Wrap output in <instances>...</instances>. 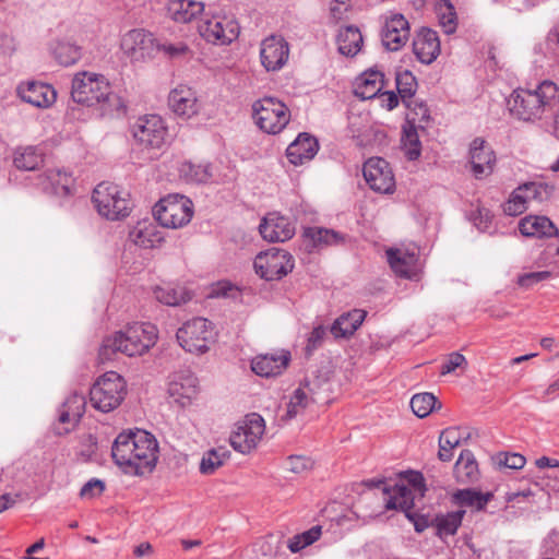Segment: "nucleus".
Returning a JSON list of instances; mask_svg holds the SVG:
<instances>
[{"instance_id": "nucleus-17", "label": "nucleus", "mask_w": 559, "mask_h": 559, "mask_svg": "<svg viewBox=\"0 0 559 559\" xmlns=\"http://www.w3.org/2000/svg\"><path fill=\"white\" fill-rule=\"evenodd\" d=\"M168 394L179 406L190 405L198 394V378L189 370L176 373L168 384Z\"/></svg>"}, {"instance_id": "nucleus-26", "label": "nucleus", "mask_w": 559, "mask_h": 559, "mask_svg": "<svg viewBox=\"0 0 559 559\" xmlns=\"http://www.w3.org/2000/svg\"><path fill=\"white\" fill-rule=\"evenodd\" d=\"M168 105L177 116L183 118L194 116L199 109L195 93L186 85H180L169 93Z\"/></svg>"}, {"instance_id": "nucleus-12", "label": "nucleus", "mask_w": 559, "mask_h": 559, "mask_svg": "<svg viewBox=\"0 0 559 559\" xmlns=\"http://www.w3.org/2000/svg\"><path fill=\"white\" fill-rule=\"evenodd\" d=\"M264 420L255 413L246 416L242 423L230 435V445L238 452L246 454L254 449L264 433Z\"/></svg>"}, {"instance_id": "nucleus-9", "label": "nucleus", "mask_w": 559, "mask_h": 559, "mask_svg": "<svg viewBox=\"0 0 559 559\" xmlns=\"http://www.w3.org/2000/svg\"><path fill=\"white\" fill-rule=\"evenodd\" d=\"M179 345L188 353L204 354L214 340L212 322L204 318H194L183 323L176 333Z\"/></svg>"}, {"instance_id": "nucleus-47", "label": "nucleus", "mask_w": 559, "mask_h": 559, "mask_svg": "<svg viewBox=\"0 0 559 559\" xmlns=\"http://www.w3.org/2000/svg\"><path fill=\"white\" fill-rule=\"evenodd\" d=\"M228 456V451L221 449H212L204 453L201 463L200 472L205 475L213 474L218 467L224 464L225 459Z\"/></svg>"}, {"instance_id": "nucleus-21", "label": "nucleus", "mask_w": 559, "mask_h": 559, "mask_svg": "<svg viewBox=\"0 0 559 559\" xmlns=\"http://www.w3.org/2000/svg\"><path fill=\"white\" fill-rule=\"evenodd\" d=\"M472 169L476 178L488 176L493 170L496 156L481 138H476L469 148Z\"/></svg>"}, {"instance_id": "nucleus-51", "label": "nucleus", "mask_w": 559, "mask_h": 559, "mask_svg": "<svg viewBox=\"0 0 559 559\" xmlns=\"http://www.w3.org/2000/svg\"><path fill=\"white\" fill-rule=\"evenodd\" d=\"M312 403L311 396H307L304 388H297L287 405L286 418L290 419L302 413Z\"/></svg>"}, {"instance_id": "nucleus-40", "label": "nucleus", "mask_w": 559, "mask_h": 559, "mask_svg": "<svg viewBox=\"0 0 559 559\" xmlns=\"http://www.w3.org/2000/svg\"><path fill=\"white\" fill-rule=\"evenodd\" d=\"M52 55L59 64L69 67L82 57V48L73 43L58 41L52 48Z\"/></svg>"}, {"instance_id": "nucleus-63", "label": "nucleus", "mask_w": 559, "mask_h": 559, "mask_svg": "<svg viewBox=\"0 0 559 559\" xmlns=\"http://www.w3.org/2000/svg\"><path fill=\"white\" fill-rule=\"evenodd\" d=\"M325 334L326 330L324 326H316L308 337L307 350L310 352L317 349L322 344Z\"/></svg>"}, {"instance_id": "nucleus-35", "label": "nucleus", "mask_w": 559, "mask_h": 559, "mask_svg": "<svg viewBox=\"0 0 559 559\" xmlns=\"http://www.w3.org/2000/svg\"><path fill=\"white\" fill-rule=\"evenodd\" d=\"M382 86L383 74L380 71L370 70L359 78L355 94L361 99H371L379 94Z\"/></svg>"}, {"instance_id": "nucleus-43", "label": "nucleus", "mask_w": 559, "mask_h": 559, "mask_svg": "<svg viewBox=\"0 0 559 559\" xmlns=\"http://www.w3.org/2000/svg\"><path fill=\"white\" fill-rule=\"evenodd\" d=\"M180 176L187 181L203 183L211 179L212 168L210 164H193L185 162L179 168Z\"/></svg>"}, {"instance_id": "nucleus-48", "label": "nucleus", "mask_w": 559, "mask_h": 559, "mask_svg": "<svg viewBox=\"0 0 559 559\" xmlns=\"http://www.w3.org/2000/svg\"><path fill=\"white\" fill-rule=\"evenodd\" d=\"M437 404V399L432 393L415 394L411 400V407L414 414L420 418L428 416Z\"/></svg>"}, {"instance_id": "nucleus-52", "label": "nucleus", "mask_w": 559, "mask_h": 559, "mask_svg": "<svg viewBox=\"0 0 559 559\" xmlns=\"http://www.w3.org/2000/svg\"><path fill=\"white\" fill-rule=\"evenodd\" d=\"M522 188L528 203L532 201L542 203L550 195V187L544 182H526Z\"/></svg>"}, {"instance_id": "nucleus-49", "label": "nucleus", "mask_w": 559, "mask_h": 559, "mask_svg": "<svg viewBox=\"0 0 559 559\" xmlns=\"http://www.w3.org/2000/svg\"><path fill=\"white\" fill-rule=\"evenodd\" d=\"M322 534V527L320 525L312 526L310 530L294 536L288 545L292 552H298L305 547L317 542Z\"/></svg>"}, {"instance_id": "nucleus-58", "label": "nucleus", "mask_w": 559, "mask_h": 559, "mask_svg": "<svg viewBox=\"0 0 559 559\" xmlns=\"http://www.w3.org/2000/svg\"><path fill=\"white\" fill-rule=\"evenodd\" d=\"M286 467L295 474H301L312 467V461L302 455H290L286 460Z\"/></svg>"}, {"instance_id": "nucleus-31", "label": "nucleus", "mask_w": 559, "mask_h": 559, "mask_svg": "<svg viewBox=\"0 0 559 559\" xmlns=\"http://www.w3.org/2000/svg\"><path fill=\"white\" fill-rule=\"evenodd\" d=\"M493 499L492 492H481L475 488L457 489L452 495V502L461 508L483 511Z\"/></svg>"}, {"instance_id": "nucleus-38", "label": "nucleus", "mask_w": 559, "mask_h": 559, "mask_svg": "<svg viewBox=\"0 0 559 559\" xmlns=\"http://www.w3.org/2000/svg\"><path fill=\"white\" fill-rule=\"evenodd\" d=\"M463 440V431L460 427L445 428L439 437L438 457L442 462L451 461L453 449L459 447Z\"/></svg>"}, {"instance_id": "nucleus-45", "label": "nucleus", "mask_w": 559, "mask_h": 559, "mask_svg": "<svg viewBox=\"0 0 559 559\" xmlns=\"http://www.w3.org/2000/svg\"><path fill=\"white\" fill-rule=\"evenodd\" d=\"M418 129L419 128L407 124L403 126L402 144L408 160H416L421 153V145L417 132Z\"/></svg>"}, {"instance_id": "nucleus-34", "label": "nucleus", "mask_w": 559, "mask_h": 559, "mask_svg": "<svg viewBox=\"0 0 559 559\" xmlns=\"http://www.w3.org/2000/svg\"><path fill=\"white\" fill-rule=\"evenodd\" d=\"M336 41L340 53L354 57L360 51L364 39L358 27L348 25L338 31Z\"/></svg>"}, {"instance_id": "nucleus-10", "label": "nucleus", "mask_w": 559, "mask_h": 559, "mask_svg": "<svg viewBox=\"0 0 559 559\" xmlns=\"http://www.w3.org/2000/svg\"><path fill=\"white\" fill-rule=\"evenodd\" d=\"M255 273L265 281H277L294 269L293 255L283 249L271 248L260 252L253 262Z\"/></svg>"}, {"instance_id": "nucleus-27", "label": "nucleus", "mask_w": 559, "mask_h": 559, "mask_svg": "<svg viewBox=\"0 0 559 559\" xmlns=\"http://www.w3.org/2000/svg\"><path fill=\"white\" fill-rule=\"evenodd\" d=\"M384 493L388 495L385 500V508L388 510L404 511L406 516L413 520L411 510L414 507V493L409 486L403 483L395 484L392 489L384 488Z\"/></svg>"}, {"instance_id": "nucleus-42", "label": "nucleus", "mask_w": 559, "mask_h": 559, "mask_svg": "<svg viewBox=\"0 0 559 559\" xmlns=\"http://www.w3.org/2000/svg\"><path fill=\"white\" fill-rule=\"evenodd\" d=\"M465 510H457L437 516L435 520L437 534L441 538L454 535L461 526Z\"/></svg>"}, {"instance_id": "nucleus-20", "label": "nucleus", "mask_w": 559, "mask_h": 559, "mask_svg": "<svg viewBox=\"0 0 559 559\" xmlns=\"http://www.w3.org/2000/svg\"><path fill=\"white\" fill-rule=\"evenodd\" d=\"M21 99L37 108H48L55 102L57 93L55 88L41 82H27L17 88Z\"/></svg>"}, {"instance_id": "nucleus-22", "label": "nucleus", "mask_w": 559, "mask_h": 559, "mask_svg": "<svg viewBox=\"0 0 559 559\" xmlns=\"http://www.w3.org/2000/svg\"><path fill=\"white\" fill-rule=\"evenodd\" d=\"M413 51L423 63L429 64L435 61L440 53V40L437 32L423 27L413 40Z\"/></svg>"}, {"instance_id": "nucleus-2", "label": "nucleus", "mask_w": 559, "mask_h": 559, "mask_svg": "<svg viewBox=\"0 0 559 559\" xmlns=\"http://www.w3.org/2000/svg\"><path fill=\"white\" fill-rule=\"evenodd\" d=\"M72 99L87 107H97L103 116H120L126 112L123 99L111 91L103 74L83 71L73 76Z\"/></svg>"}, {"instance_id": "nucleus-39", "label": "nucleus", "mask_w": 559, "mask_h": 559, "mask_svg": "<svg viewBox=\"0 0 559 559\" xmlns=\"http://www.w3.org/2000/svg\"><path fill=\"white\" fill-rule=\"evenodd\" d=\"M436 11L439 24L448 35L453 34L457 27V15L450 0H437Z\"/></svg>"}, {"instance_id": "nucleus-50", "label": "nucleus", "mask_w": 559, "mask_h": 559, "mask_svg": "<svg viewBox=\"0 0 559 559\" xmlns=\"http://www.w3.org/2000/svg\"><path fill=\"white\" fill-rule=\"evenodd\" d=\"M528 202L523 193L522 186L518 187L503 205V212L510 216H516L527 210Z\"/></svg>"}, {"instance_id": "nucleus-25", "label": "nucleus", "mask_w": 559, "mask_h": 559, "mask_svg": "<svg viewBox=\"0 0 559 559\" xmlns=\"http://www.w3.org/2000/svg\"><path fill=\"white\" fill-rule=\"evenodd\" d=\"M519 230L524 237L551 238L559 234L556 225L543 215H527L520 219Z\"/></svg>"}, {"instance_id": "nucleus-55", "label": "nucleus", "mask_w": 559, "mask_h": 559, "mask_svg": "<svg viewBox=\"0 0 559 559\" xmlns=\"http://www.w3.org/2000/svg\"><path fill=\"white\" fill-rule=\"evenodd\" d=\"M552 276L549 271H538V272H530L524 273L519 276L518 284L521 287L530 288L533 285L549 280Z\"/></svg>"}, {"instance_id": "nucleus-62", "label": "nucleus", "mask_w": 559, "mask_h": 559, "mask_svg": "<svg viewBox=\"0 0 559 559\" xmlns=\"http://www.w3.org/2000/svg\"><path fill=\"white\" fill-rule=\"evenodd\" d=\"M158 49L170 58L186 56L189 51V47L183 43L163 44L158 47Z\"/></svg>"}, {"instance_id": "nucleus-37", "label": "nucleus", "mask_w": 559, "mask_h": 559, "mask_svg": "<svg viewBox=\"0 0 559 559\" xmlns=\"http://www.w3.org/2000/svg\"><path fill=\"white\" fill-rule=\"evenodd\" d=\"M153 293L157 301L173 307L185 304L192 298L191 294L185 287L173 286L170 284L156 286Z\"/></svg>"}, {"instance_id": "nucleus-33", "label": "nucleus", "mask_w": 559, "mask_h": 559, "mask_svg": "<svg viewBox=\"0 0 559 559\" xmlns=\"http://www.w3.org/2000/svg\"><path fill=\"white\" fill-rule=\"evenodd\" d=\"M304 237L310 242L311 250L345 242V235L323 227H308L304 230Z\"/></svg>"}, {"instance_id": "nucleus-60", "label": "nucleus", "mask_w": 559, "mask_h": 559, "mask_svg": "<svg viewBox=\"0 0 559 559\" xmlns=\"http://www.w3.org/2000/svg\"><path fill=\"white\" fill-rule=\"evenodd\" d=\"M58 423L59 425H68L67 427H56V433L57 435H67L71 430H73L79 423H74V418L70 415L69 411L64 409L62 406L59 409V416H58Z\"/></svg>"}, {"instance_id": "nucleus-7", "label": "nucleus", "mask_w": 559, "mask_h": 559, "mask_svg": "<svg viewBox=\"0 0 559 559\" xmlns=\"http://www.w3.org/2000/svg\"><path fill=\"white\" fill-rule=\"evenodd\" d=\"M156 221L167 228H180L193 216V204L190 199L180 194L163 198L153 210Z\"/></svg>"}, {"instance_id": "nucleus-57", "label": "nucleus", "mask_w": 559, "mask_h": 559, "mask_svg": "<svg viewBox=\"0 0 559 559\" xmlns=\"http://www.w3.org/2000/svg\"><path fill=\"white\" fill-rule=\"evenodd\" d=\"M466 366H467L466 358L462 354L454 352V353L450 354L448 359L442 364L440 373L442 376H444V374L454 372L455 369H457V368L464 369V368H466Z\"/></svg>"}, {"instance_id": "nucleus-1", "label": "nucleus", "mask_w": 559, "mask_h": 559, "mask_svg": "<svg viewBox=\"0 0 559 559\" xmlns=\"http://www.w3.org/2000/svg\"><path fill=\"white\" fill-rule=\"evenodd\" d=\"M111 456L126 474L141 476L155 468L158 443L155 437L145 430L123 431L114 441Z\"/></svg>"}, {"instance_id": "nucleus-18", "label": "nucleus", "mask_w": 559, "mask_h": 559, "mask_svg": "<svg viewBox=\"0 0 559 559\" xmlns=\"http://www.w3.org/2000/svg\"><path fill=\"white\" fill-rule=\"evenodd\" d=\"M409 38V24L402 14H394L386 20L382 32L381 40L383 46L390 51L400 50Z\"/></svg>"}, {"instance_id": "nucleus-46", "label": "nucleus", "mask_w": 559, "mask_h": 559, "mask_svg": "<svg viewBox=\"0 0 559 559\" xmlns=\"http://www.w3.org/2000/svg\"><path fill=\"white\" fill-rule=\"evenodd\" d=\"M396 88L399 96L404 104L414 99V95L417 88V81L411 71L405 70L397 73Z\"/></svg>"}, {"instance_id": "nucleus-19", "label": "nucleus", "mask_w": 559, "mask_h": 559, "mask_svg": "<svg viewBox=\"0 0 559 559\" xmlns=\"http://www.w3.org/2000/svg\"><path fill=\"white\" fill-rule=\"evenodd\" d=\"M259 231L270 242H284L295 235V225L289 218L272 213L263 218Z\"/></svg>"}, {"instance_id": "nucleus-23", "label": "nucleus", "mask_w": 559, "mask_h": 559, "mask_svg": "<svg viewBox=\"0 0 559 559\" xmlns=\"http://www.w3.org/2000/svg\"><path fill=\"white\" fill-rule=\"evenodd\" d=\"M153 45L152 34L144 29H131L121 40V49L132 60L144 59Z\"/></svg>"}, {"instance_id": "nucleus-6", "label": "nucleus", "mask_w": 559, "mask_h": 559, "mask_svg": "<svg viewBox=\"0 0 559 559\" xmlns=\"http://www.w3.org/2000/svg\"><path fill=\"white\" fill-rule=\"evenodd\" d=\"M92 201L99 215L110 221L124 218L131 211L129 193L111 182H100L93 191Z\"/></svg>"}, {"instance_id": "nucleus-61", "label": "nucleus", "mask_w": 559, "mask_h": 559, "mask_svg": "<svg viewBox=\"0 0 559 559\" xmlns=\"http://www.w3.org/2000/svg\"><path fill=\"white\" fill-rule=\"evenodd\" d=\"M493 215L485 207H478L473 216L474 225L480 230L486 231L489 228Z\"/></svg>"}, {"instance_id": "nucleus-56", "label": "nucleus", "mask_w": 559, "mask_h": 559, "mask_svg": "<svg viewBox=\"0 0 559 559\" xmlns=\"http://www.w3.org/2000/svg\"><path fill=\"white\" fill-rule=\"evenodd\" d=\"M497 462L500 466L511 469H521L525 465V457L519 453H499Z\"/></svg>"}, {"instance_id": "nucleus-54", "label": "nucleus", "mask_w": 559, "mask_h": 559, "mask_svg": "<svg viewBox=\"0 0 559 559\" xmlns=\"http://www.w3.org/2000/svg\"><path fill=\"white\" fill-rule=\"evenodd\" d=\"M155 226L150 224L148 226H144L143 228H136L132 231L131 236L133 237V241L135 245L147 248L153 246L154 239L152 238L154 235Z\"/></svg>"}, {"instance_id": "nucleus-44", "label": "nucleus", "mask_w": 559, "mask_h": 559, "mask_svg": "<svg viewBox=\"0 0 559 559\" xmlns=\"http://www.w3.org/2000/svg\"><path fill=\"white\" fill-rule=\"evenodd\" d=\"M47 179L51 187V192L57 197H68L71 194L73 178L71 174L60 169L49 170Z\"/></svg>"}, {"instance_id": "nucleus-30", "label": "nucleus", "mask_w": 559, "mask_h": 559, "mask_svg": "<svg viewBox=\"0 0 559 559\" xmlns=\"http://www.w3.org/2000/svg\"><path fill=\"white\" fill-rule=\"evenodd\" d=\"M204 11V3L194 0H169L167 15L177 23H189Z\"/></svg>"}, {"instance_id": "nucleus-32", "label": "nucleus", "mask_w": 559, "mask_h": 559, "mask_svg": "<svg viewBox=\"0 0 559 559\" xmlns=\"http://www.w3.org/2000/svg\"><path fill=\"white\" fill-rule=\"evenodd\" d=\"M479 468L472 451L463 450L454 465V477L460 484H473L479 479Z\"/></svg>"}, {"instance_id": "nucleus-11", "label": "nucleus", "mask_w": 559, "mask_h": 559, "mask_svg": "<svg viewBox=\"0 0 559 559\" xmlns=\"http://www.w3.org/2000/svg\"><path fill=\"white\" fill-rule=\"evenodd\" d=\"M199 34L209 43L227 45L239 36L236 20L226 15H213L203 19L198 26Z\"/></svg>"}, {"instance_id": "nucleus-41", "label": "nucleus", "mask_w": 559, "mask_h": 559, "mask_svg": "<svg viewBox=\"0 0 559 559\" xmlns=\"http://www.w3.org/2000/svg\"><path fill=\"white\" fill-rule=\"evenodd\" d=\"M408 109L406 114V123L411 127L425 129V126L430 120V112L427 105L423 100L413 99L405 104Z\"/></svg>"}, {"instance_id": "nucleus-4", "label": "nucleus", "mask_w": 559, "mask_h": 559, "mask_svg": "<svg viewBox=\"0 0 559 559\" xmlns=\"http://www.w3.org/2000/svg\"><path fill=\"white\" fill-rule=\"evenodd\" d=\"M156 328L150 323H134L126 331L116 332L112 336L106 337L99 348V359L110 360L116 353L127 356H138L146 353L156 342Z\"/></svg>"}, {"instance_id": "nucleus-36", "label": "nucleus", "mask_w": 559, "mask_h": 559, "mask_svg": "<svg viewBox=\"0 0 559 559\" xmlns=\"http://www.w3.org/2000/svg\"><path fill=\"white\" fill-rule=\"evenodd\" d=\"M44 162L43 152L36 146H25L15 150L13 164L20 170L31 171L37 169Z\"/></svg>"}, {"instance_id": "nucleus-64", "label": "nucleus", "mask_w": 559, "mask_h": 559, "mask_svg": "<svg viewBox=\"0 0 559 559\" xmlns=\"http://www.w3.org/2000/svg\"><path fill=\"white\" fill-rule=\"evenodd\" d=\"M321 386V382L319 381H308L302 382L299 388H304V392L307 396H311L312 403H319L321 399L319 397L318 390Z\"/></svg>"}, {"instance_id": "nucleus-14", "label": "nucleus", "mask_w": 559, "mask_h": 559, "mask_svg": "<svg viewBox=\"0 0 559 559\" xmlns=\"http://www.w3.org/2000/svg\"><path fill=\"white\" fill-rule=\"evenodd\" d=\"M364 177L369 187L379 193H392L395 179L389 163L381 157L369 158L362 168Z\"/></svg>"}, {"instance_id": "nucleus-3", "label": "nucleus", "mask_w": 559, "mask_h": 559, "mask_svg": "<svg viewBox=\"0 0 559 559\" xmlns=\"http://www.w3.org/2000/svg\"><path fill=\"white\" fill-rule=\"evenodd\" d=\"M559 102V86L544 80L535 88L519 87L507 99L510 114L519 120L535 122L540 120L545 111Z\"/></svg>"}, {"instance_id": "nucleus-8", "label": "nucleus", "mask_w": 559, "mask_h": 559, "mask_svg": "<svg viewBox=\"0 0 559 559\" xmlns=\"http://www.w3.org/2000/svg\"><path fill=\"white\" fill-rule=\"evenodd\" d=\"M253 117L261 130L276 134L289 122L290 112L287 106L275 97H264L253 106Z\"/></svg>"}, {"instance_id": "nucleus-24", "label": "nucleus", "mask_w": 559, "mask_h": 559, "mask_svg": "<svg viewBox=\"0 0 559 559\" xmlns=\"http://www.w3.org/2000/svg\"><path fill=\"white\" fill-rule=\"evenodd\" d=\"M319 151L318 140L309 133H300L286 150L288 160L295 166L311 160Z\"/></svg>"}, {"instance_id": "nucleus-5", "label": "nucleus", "mask_w": 559, "mask_h": 559, "mask_svg": "<svg viewBox=\"0 0 559 559\" xmlns=\"http://www.w3.org/2000/svg\"><path fill=\"white\" fill-rule=\"evenodd\" d=\"M126 381L115 371H108L99 377L90 390L92 406L103 413L116 409L124 400Z\"/></svg>"}, {"instance_id": "nucleus-15", "label": "nucleus", "mask_w": 559, "mask_h": 559, "mask_svg": "<svg viewBox=\"0 0 559 559\" xmlns=\"http://www.w3.org/2000/svg\"><path fill=\"white\" fill-rule=\"evenodd\" d=\"M289 57V45L282 37L271 35L262 40L260 48L261 63L266 71L281 70Z\"/></svg>"}, {"instance_id": "nucleus-53", "label": "nucleus", "mask_w": 559, "mask_h": 559, "mask_svg": "<svg viewBox=\"0 0 559 559\" xmlns=\"http://www.w3.org/2000/svg\"><path fill=\"white\" fill-rule=\"evenodd\" d=\"M61 406L64 409L69 411L72 418H74V423H80L81 418L85 413V396L78 393H73L64 401V403Z\"/></svg>"}, {"instance_id": "nucleus-16", "label": "nucleus", "mask_w": 559, "mask_h": 559, "mask_svg": "<svg viewBox=\"0 0 559 559\" xmlns=\"http://www.w3.org/2000/svg\"><path fill=\"white\" fill-rule=\"evenodd\" d=\"M290 358V353L284 349L260 354L251 360V370L263 378L277 377L288 367Z\"/></svg>"}, {"instance_id": "nucleus-28", "label": "nucleus", "mask_w": 559, "mask_h": 559, "mask_svg": "<svg viewBox=\"0 0 559 559\" xmlns=\"http://www.w3.org/2000/svg\"><path fill=\"white\" fill-rule=\"evenodd\" d=\"M367 311L353 309L341 314L331 325L330 332L335 338L352 336L364 322Z\"/></svg>"}, {"instance_id": "nucleus-29", "label": "nucleus", "mask_w": 559, "mask_h": 559, "mask_svg": "<svg viewBox=\"0 0 559 559\" xmlns=\"http://www.w3.org/2000/svg\"><path fill=\"white\" fill-rule=\"evenodd\" d=\"M390 267L401 277L411 278L417 262V254L408 250L390 248L386 250Z\"/></svg>"}, {"instance_id": "nucleus-13", "label": "nucleus", "mask_w": 559, "mask_h": 559, "mask_svg": "<svg viewBox=\"0 0 559 559\" xmlns=\"http://www.w3.org/2000/svg\"><path fill=\"white\" fill-rule=\"evenodd\" d=\"M135 141L148 148H160L166 143L167 128L157 115L140 117L132 127Z\"/></svg>"}, {"instance_id": "nucleus-59", "label": "nucleus", "mask_w": 559, "mask_h": 559, "mask_svg": "<svg viewBox=\"0 0 559 559\" xmlns=\"http://www.w3.org/2000/svg\"><path fill=\"white\" fill-rule=\"evenodd\" d=\"M104 490V481L96 478H92L81 488L80 497L85 499H92L100 496Z\"/></svg>"}]
</instances>
